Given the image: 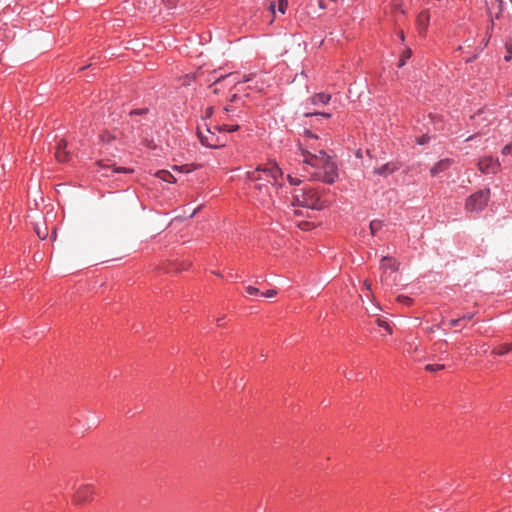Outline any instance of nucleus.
Wrapping results in <instances>:
<instances>
[{
    "label": "nucleus",
    "instance_id": "nucleus-1",
    "mask_svg": "<svg viewBox=\"0 0 512 512\" xmlns=\"http://www.w3.org/2000/svg\"><path fill=\"white\" fill-rule=\"evenodd\" d=\"M251 197L262 207L274 205V194L282 187L283 172L275 162L259 165L247 173Z\"/></svg>",
    "mask_w": 512,
    "mask_h": 512
},
{
    "label": "nucleus",
    "instance_id": "nucleus-2",
    "mask_svg": "<svg viewBox=\"0 0 512 512\" xmlns=\"http://www.w3.org/2000/svg\"><path fill=\"white\" fill-rule=\"evenodd\" d=\"M293 199V204H297L309 209L320 210L326 206L325 201L321 199L318 192L313 188L295 190Z\"/></svg>",
    "mask_w": 512,
    "mask_h": 512
},
{
    "label": "nucleus",
    "instance_id": "nucleus-3",
    "mask_svg": "<svg viewBox=\"0 0 512 512\" xmlns=\"http://www.w3.org/2000/svg\"><path fill=\"white\" fill-rule=\"evenodd\" d=\"M490 198V189H483L470 195L465 203V210L471 213L481 212L486 206Z\"/></svg>",
    "mask_w": 512,
    "mask_h": 512
},
{
    "label": "nucleus",
    "instance_id": "nucleus-4",
    "mask_svg": "<svg viewBox=\"0 0 512 512\" xmlns=\"http://www.w3.org/2000/svg\"><path fill=\"white\" fill-rule=\"evenodd\" d=\"M323 161L325 163L323 164L322 169L315 172L313 177L320 179L327 184H332L338 177L337 166L334 161H332L330 156L329 158H324Z\"/></svg>",
    "mask_w": 512,
    "mask_h": 512
},
{
    "label": "nucleus",
    "instance_id": "nucleus-5",
    "mask_svg": "<svg viewBox=\"0 0 512 512\" xmlns=\"http://www.w3.org/2000/svg\"><path fill=\"white\" fill-rule=\"evenodd\" d=\"M324 158H329V155H327L323 149H320L318 153H313L310 150H305L303 162L320 171L322 169L323 164L325 163L323 161Z\"/></svg>",
    "mask_w": 512,
    "mask_h": 512
},
{
    "label": "nucleus",
    "instance_id": "nucleus-6",
    "mask_svg": "<svg viewBox=\"0 0 512 512\" xmlns=\"http://www.w3.org/2000/svg\"><path fill=\"white\" fill-rule=\"evenodd\" d=\"M94 487L90 484H82L75 489L73 501L77 504L85 503L92 500L94 495Z\"/></svg>",
    "mask_w": 512,
    "mask_h": 512
},
{
    "label": "nucleus",
    "instance_id": "nucleus-7",
    "mask_svg": "<svg viewBox=\"0 0 512 512\" xmlns=\"http://www.w3.org/2000/svg\"><path fill=\"white\" fill-rule=\"evenodd\" d=\"M478 169L484 174H496L500 170V163L492 157H484L479 160Z\"/></svg>",
    "mask_w": 512,
    "mask_h": 512
},
{
    "label": "nucleus",
    "instance_id": "nucleus-8",
    "mask_svg": "<svg viewBox=\"0 0 512 512\" xmlns=\"http://www.w3.org/2000/svg\"><path fill=\"white\" fill-rule=\"evenodd\" d=\"M318 137L314 135L311 131H305L304 136V146L302 147V144H300V149L302 151V156L304 157L305 150H310L313 153H318V151L321 149L319 148L320 145H316Z\"/></svg>",
    "mask_w": 512,
    "mask_h": 512
},
{
    "label": "nucleus",
    "instance_id": "nucleus-9",
    "mask_svg": "<svg viewBox=\"0 0 512 512\" xmlns=\"http://www.w3.org/2000/svg\"><path fill=\"white\" fill-rule=\"evenodd\" d=\"M380 267L383 270V275L381 276V281L384 282L387 280V271L388 270H391L392 272L397 271L398 264L392 258L385 256V257H382V259H381Z\"/></svg>",
    "mask_w": 512,
    "mask_h": 512
},
{
    "label": "nucleus",
    "instance_id": "nucleus-10",
    "mask_svg": "<svg viewBox=\"0 0 512 512\" xmlns=\"http://www.w3.org/2000/svg\"><path fill=\"white\" fill-rule=\"evenodd\" d=\"M67 141L64 139H61L57 146L55 151V157L58 162H66L69 160L70 153L67 151Z\"/></svg>",
    "mask_w": 512,
    "mask_h": 512
},
{
    "label": "nucleus",
    "instance_id": "nucleus-11",
    "mask_svg": "<svg viewBox=\"0 0 512 512\" xmlns=\"http://www.w3.org/2000/svg\"><path fill=\"white\" fill-rule=\"evenodd\" d=\"M198 137H199L200 142L207 147H217L218 146V141H217V139H215V135L210 129L207 130L206 134H204L201 131H198Z\"/></svg>",
    "mask_w": 512,
    "mask_h": 512
},
{
    "label": "nucleus",
    "instance_id": "nucleus-12",
    "mask_svg": "<svg viewBox=\"0 0 512 512\" xmlns=\"http://www.w3.org/2000/svg\"><path fill=\"white\" fill-rule=\"evenodd\" d=\"M451 164H452V160L448 159V158L438 161L430 169L431 176L434 177V176L438 175L439 173L447 170Z\"/></svg>",
    "mask_w": 512,
    "mask_h": 512
},
{
    "label": "nucleus",
    "instance_id": "nucleus-13",
    "mask_svg": "<svg viewBox=\"0 0 512 512\" xmlns=\"http://www.w3.org/2000/svg\"><path fill=\"white\" fill-rule=\"evenodd\" d=\"M429 21H430V14L427 10H424L419 13V15L417 17V26H418L420 33L426 31V29L428 28V25H429Z\"/></svg>",
    "mask_w": 512,
    "mask_h": 512
},
{
    "label": "nucleus",
    "instance_id": "nucleus-14",
    "mask_svg": "<svg viewBox=\"0 0 512 512\" xmlns=\"http://www.w3.org/2000/svg\"><path fill=\"white\" fill-rule=\"evenodd\" d=\"M34 230H35L36 235L40 239L44 240V239L47 238V236H48V228H47L46 223H45L44 220H42V222L35 223Z\"/></svg>",
    "mask_w": 512,
    "mask_h": 512
},
{
    "label": "nucleus",
    "instance_id": "nucleus-15",
    "mask_svg": "<svg viewBox=\"0 0 512 512\" xmlns=\"http://www.w3.org/2000/svg\"><path fill=\"white\" fill-rule=\"evenodd\" d=\"M512 351V342L503 343L495 346L492 350V354L503 356Z\"/></svg>",
    "mask_w": 512,
    "mask_h": 512
},
{
    "label": "nucleus",
    "instance_id": "nucleus-16",
    "mask_svg": "<svg viewBox=\"0 0 512 512\" xmlns=\"http://www.w3.org/2000/svg\"><path fill=\"white\" fill-rule=\"evenodd\" d=\"M331 99V96L330 94H327V93H317L315 95H313L311 97V102L312 104L314 105H318V104H327Z\"/></svg>",
    "mask_w": 512,
    "mask_h": 512
},
{
    "label": "nucleus",
    "instance_id": "nucleus-17",
    "mask_svg": "<svg viewBox=\"0 0 512 512\" xmlns=\"http://www.w3.org/2000/svg\"><path fill=\"white\" fill-rule=\"evenodd\" d=\"M396 169H397V167H395L394 165H392L390 163H387V164L382 165L379 168H375L374 173L378 174V175H382V176H387V175L393 173Z\"/></svg>",
    "mask_w": 512,
    "mask_h": 512
},
{
    "label": "nucleus",
    "instance_id": "nucleus-18",
    "mask_svg": "<svg viewBox=\"0 0 512 512\" xmlns=\"http://www.w3.org/2000/svg\"><path fill=\"white\" fill-rule=\"evenodd\" d=\"M214 129L219 132H235L239 129V125L236 123H223L216 125Z\"/></svg>",
    "mask_w": 512,
    "mask_h": 512
},
{
    "label": "nucleus",
    "instance_id": "nucleus-19",
    "mask_svg": "<svg viewBox=\"0 0 512 512\" xmlns=\"http://www.w3.org/2000/svg\"><path fill=\"white\" fill-rule=\"evenodd\" d=\"M155 176L165 182L169 183H175L177 179L174 177L173 174H171L169 171L166 170H159L155 173Z\"/></svg>",
    "mask_w": 512,
    "mask_h": 512
},
{
    "label": "nucleus",
    "instance_id": "nucleus-20",
    "mask_svg": "<svg viewBox=\"0 0 512 512\" xmlns=\"http://www.w3.org/2000/svg\"><path fill=\"white\" fill-rule=\"evenodd\" d=\"M383 226L382 221L380 220H372L370 223V231L372 235H375L377 231H379Z\"/></svg>",
    "mask_w": 512,
    "mask_h": 512
},
{
    "label": "nucleus",
    "instance_id": "nucleus-21",
    "mask_svg": "<svg viewBox=\"0 0 512 512\" xmlns=\"http://www.w3.org/2000/svg\"><path fill=\"white\" fill-rule=\"evenodd\" d=\"M411 55H412L411 49L404 50L399 59V67L404 66L406 64V61L411 57Z\"/></svg>",
    "mask_w": 512,
    "mask_h": 512
},
{
    "label": "nucleus",
    "instance_id": "nucleus-22",
    "mask_svg": "<svg viewBox=\"0 0 512 512\" xmlns=\"http://www.w3.org/2000/svg\"><path fill=\"white\" fill-rule=\"evenodd\" d=\"M229 77V75L218 77L212 85H210V88H212L214 94L219 93V89L217 88V85L226 80Z\"/></svg>",
    "mask_w": 512,
    "mask_h": 512
},
{
    "label": "nucleus",
    "instance_id": "nucleus-23",
    "mask_svg": "<svg viewBox=\"0 0 512 512\" xmlns=\"http://www.w3.org/2000/svg\"><path fill=\"white\" fill-rule=\"evenodd\" d=\"M376 323H377V325L379 327L384 328L389 334L392 333V328H391L390 324L386 320L381 319V318H377Z\"/></svg>",
    "mask_w": 512,
    "mask_h": 512
},
{
    "label": "nucleus",
    "instance_id": "nucleus-24",
    "mask_svg": "<svg viewBox=\"0 0 512 512\" xmlns=\"http://www.w3.org/2000/svg\"><path fill=\"white\" fill-rule=\"evenodd\" d=\"M444 368H445V366L443 364H427L425 366V370H427L429 372H436V371L442 370Z\"/></svg>",
    "mask_w": 512,
    "mask_h": 512
},
{
    "label": "nucleus",
    "instance_id": "nucleus-25",
    "mask_svg": "<svg viewBox=\"0 0 512 512\" xmlns=\"http://www.w3.org/2000/svg\"><path fill=\"white\" fill-rule=\"evenodd\" d=\"M287 5H288V0H279L278 11L281 13H285Z\"/></svg>",
    "mask_w": 512,
    "mask_h": 512
},
{
    "label": "nucleus",
    "instance_id": "nucleus-26",
    "mask_svg": "<svg viewBox=\"0 0 512 512\" xmlns=\"http://www.w3.org/2000/svg\"><path fill=\"white\" fill-rule=\"evenodd\" d=\"M287 179L289 183L294 186L299 185L301 183V180L299 178L293 177L291 175H288Z\"/></svg>",
    "mask_w": 512,
    "mask_h": 512
},
{
    "label": "nucleus",
    "instance_id": "nucleus-27",
    "mask_svg": "<svg viewBox=\"0 0 512 512\" xmlns=\"http://www.w3.org/2000/svg\"><path fill=\"white\" fill-rule=\"evenodd\" d=\"M397 300L405 305H410L412 302V299H410L407 296H398Z\"/></svg>",
    "mask_w": 512,
    "mask_h": 512
},
{
    "label": "nucleus",
    "instance_id": "nucleus-28",
    "mask_svg": "<svg viewBox=\"0 0 512 512\" xmlns=\"http://www.w3.org/2000/svg\"><path fill=\"white\" fill-rule=\"evenodd\" d=\"M246 292L249 295H257L259 293V289L254 287V286H247L246 287Z\"/></svg>",
    "mask_w": 512,
    "mask_h": 512
},
{
    "label": "nucleus",
    "instance_id": "nucleus-29",
    "mask_svg": "<svg viewBox=\"0 0 512 512\" xmlns=\"http://www.w3.org/2000/svg\"><path fill=\"white\" fill-rule=\"evenodd\" d=\"M428 141H429V137L426 135H423L422 137L417 138V144H419V145H424V144L428 143Z\"/></svg>",
    "mask_w": 512,
    "mask_h": 512
},
{
    "label": "nucleus",
    "instance_id": "nucleus-30",
    "mask_svg": "<svg viewBox=\"0 0 512 512\" xmlns=\"http://www.w3.org/2000/svg\"><path fill=\"white\" fill-rule=\"evenodd\" d=\"M502 153L504 155H508V154H511L512 153V145H506L503 147L502 149Z\"/></svg>",
    "mask_w": 512,
    "mask_h": 512
},
{
    "label": "nucleus",
    "instance_id": "nucleus-31",
    "mask_svg": "<svg viewBox=\"0 0 512 512\" xmlns=\"http://www.w3.org/2000/svg\"><path fill=\"white\" fill-rule=\"evenodd\" d=\"M277 294V291L275 289L267 290L263 295L265 297H274Z\"/></svg>",
    "mask_w": 512,
    "mask_h": 512
},
{
    "label": "nucleus",
    "instance_id": "nucleus-32",
    "mask_svg": "<svg viewBox=\"0 0 512 512\" xmlns=\"http://www.w3.org/2000/svg\"><path fill=\"white\" fill-rule=\"evenodd\" d=\"M229 112H230V109L225 108L224 112H223L224 115L221 117V120H223L224 122L228 121L229 120V115H228Z\"/></svg>",
    "mask_w": 512,
    "mask_h": 512
},
{
    "label": "nucleus",
    "instance_id": "nucleus-33",
    "mask_svg": "<svg viewBox=\"0 0 512 512\" xmlns=\"http://www.w3.org/2000/svg\"><path fill=\"white\" fill-rule=\"evenodd\" d=\"M311 224L308 222H301L298 224V227L303 230H308L310 228Z\"/></svg>",
    "mask_w": 512,
    "mask_h": 512
},
{
    "label": "nucleus",
    "instance_id": "nucleus-34",
    "mask_svg": "<svg viewBox=\"0 0 512 512\" xmlns=\"http://www.w3.org/2000/svg\"><path fill=\"white\" fill-rule=\"evenodd\" d=\"M473 317H474L473 313H468V314H465L462 317H460V319H461V321L462 320H471Z\"/></svg>",
    "mask_w": 512,
    "mask_h": 512
},
{
    "label": "nucleus",
    "instance_id": "nucleus-35",
    "mask_svg": "<svg viewBox=\"0 0 512 512\" xmlns=\"http://www.w3.org/2000/svg\"><path fill=\"white\" fill-rule=\"evenodd\" d=\"M497 3L498 6V13L496 14V17H499V13L502 11V0H494Z\"/></svg>",
    "mask_w": 512,
    "mask_h": 512
},
{
    "label": "nucleus",
    "instance_id": "nucleus-36",
    "mask_svg": "<svg viewBox=\"0 0 512 512\" xmlns=\"http://www.w3.org/2000/svg\"><path fill=\"white\" fill-rule=\"evenodd\" d=\"M461 319L460 318H457V319H452L450 320L449 324L451 326H457L459 323H460Z\"/></svg>",
    "mask_w": 512,
    "mask_h": 512
},
{
    "label": "nucleus",
    "instance_id": "nucleus-37",
    "mask_svg": "<svg viewBox=\"0 0 512 512\" xmlns=\"http://www.w3.org/2000/svg\"><path fill=\"white\" fill-rule=\"evenodd\" d=\"M113 171L115 172H130L131 170L130 169H127V168H114Z\"/></svg>",
    "mask_w": 512,
    "mask_h": 512
},
{
    "label": "nucleus",
    "instance_id": "nucleus-38",
    "mask_svg": "<svg viewBox=\"0 0 512 512\" xmlns=\"http://www.w3.org/2000/svg\"><path fill=\"white\" fill-rule=\"evenodd\" d=\"M212 113H213V108L212 107H209V108L206 109L207 117H210L212 115Z\"/></svg>",
    "mask_w": 512,
    "mask_h": 512
},
{
    "label": "nucleus",
    "instance_id": "nucleus-39",
    "mask_svg": "<svg viewBox=\"0 0 512 512\" xmlns=\"http://www.w3.org/2000/svg\"><path fill=\"white\" fill-rule=\"evenodd\" d=\"M319 7L325 9V0H319Z\"/></svg>",
    "mask_w": 512,
    "mask_h": 512
},
{
    "label": "nucleus",
    "instance_id": "nucleus-40",
    "mask_svg": "<svg viewBox=\"0 0 512 512\" xmlns=\"http://www.w3.org/2000/svg\"><path fill=\"white\" fill-rule=\"evenodd\" d=\"M269 9L271 10V12H272L273 14L275 13V5H274V3H271V4H270Z\"/></svg>",
    "mask_w": 512,
    "mask_h": 512
},
{
    "label": "nucleus",
    "instance_id": "nucleus-41",
    "mask_svg": "<svg viewBox=\"0 0 512 512\" xmlns=\"http://www.w3.org/2000/svg\"><path fill=\"white\" fill-rule=\"evenodd\" d=\"M143 112H144V110H134V111H131V113H130V114H131V115H132V114H141V113H143Z\"/></svg>",
    "mask_w": 512,
    "mask_h": 512
},
{
    "label": "nucleus",
    "instance_id": "nucleus-42",
    "mask_svg": "<svg viewBox=\"0 0 512 512\" xmlns=\"http://www.w3.org/2000/svg\"><path fill=\"white\" fill-rule=\"evenodd\" d=\"M365 286H366V288H367L368 290H370V289H371V283H370V282L365 281Z\"/></svg>",
    "mask_w": 512,
    "mask_h": 512
},
{
    "label": "nucleus",
    "instance_id": "nucleus-43",
    "mask_svg": "<svg viewBox=\"0 0 512 512\" xmlns=\"http://www.w3.org/2000/svg\"><path fill=\"white\" fill-rule=\"evenodd\" d=\"M319 115L329 118L331 115L329 113H319Z\"/></svg>",
    "mask_w": 512,
    "mask_h": 512
},
{
    "label": "nucleus",
    "instance_id": "nucleus-44",
    "mask_svg": "<svg viewBox=\"0 0 512 512\" xmlns=\"http://www.w3.org/2000/svg\"><path fill=\"white\" fill-rule=\"evenodd\" d=\"M56 229L54 228L53 229V232H52V239L55 240L56 239Z\"/></svg>",
    "mask_w": 512,
    "mask_h": 512
},
{
    "label": "nucleus",
    "instance_id": "nucleus-45",
    "mask_svg": "<svg viewBox=\"0 0 512 512\" xmlns=\"http://www.w3.org/2000/svg\"><path fill=\"white\" fill-rule=\"evenodd\" d=\"M224 317L218 318L216 321L218 325H221V322H223Z\"/></svg>",
    "mask_w": 512,
    "mask_h": 512
},
{
    "label": "nucleus",
    "instance_id": "nucleus-46",
    "mask_svg": "<svg viewBox=\"0 0 512 512\" xmlns=\"http://www.w3.org/2000/svg\"><path fill=\"white\" fill-rule=\"evenodd\" d=\"M510 59H511V55H506V56H505V60H506V61H510Z\"/></svg>",
    "mask_w": 512,
    "mask_h": 512
},
{
    "label": "nucleus",
    "instance_id": "nucleus-47",
    "mask_svg": "<svg viewBox=\"0 0 512 512\" xmlns=\"http://www.w3.org/2000/svg\"><path fill=\"white\" fill-rule=\"evenodd\" d=\"M317 115V113H306L305 116Z\"/></svg>",
    "mask_w": 512,
    "mask_h": 512
},
{
    "label": "nucleus",
    "instance_id": "nucleus-48",
    "mask_svg": "<svg viewBox=\"0 0 512 512\" xmlns=\"http://www.w3.org/2000/svg\"><path fill=\"white\" fill-rule=\"evenodd\" d=\"M400 38H401L402 40H404V34H403V32H401Z\"/></svg>",
    "mask_w": 512,
    "mask_h": 512
}]
</instances>
